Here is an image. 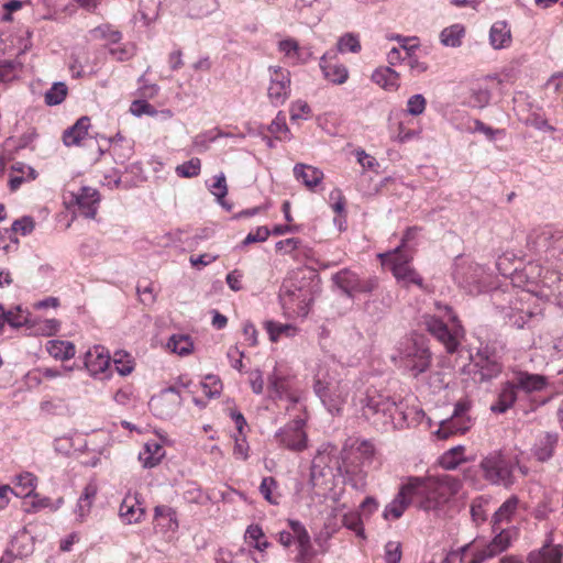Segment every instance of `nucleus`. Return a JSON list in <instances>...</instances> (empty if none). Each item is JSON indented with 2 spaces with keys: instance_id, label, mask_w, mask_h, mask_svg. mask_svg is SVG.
I'll use <instances>...</instances> for the list:
<instances>
[{
  "instance_id": "obj_1",
  "label": "nucleus",
  "mask_w": 563,
  "mask_h": 563,
  "mask_svg": "<svg viewBox=\"0 0 563 563\" xmlns=\"http://www.w3.org/2000/svg\"><path fill=\"white\" fill-rule=\"evenodd\" d=\"M435 308L437 313L423 316V324L444 345L448 353H454L464 338V329L451 307L437 302Z\"/></svg>"
},
{
  "instance_id": "obj_2",
  "label": "nucleus",
  "mask_w": 563,
  "mask_h": 563,
  "mask_svg": "<svg viewBox=\"0 0 563 563\" xmlns=\"http://www.w3.org/2000/svg\"><path fill=\"white\" fill-rule=\"evenodd\" d=\"M393 361L413 377L429 369L432 355L424 335L411 333L402 338L396 347Z\"/></svg>"
},
{
  "instance_id": "obj_3",
  "label": "nucleus",
  "mask_w": 563,
  "mask_h": 563,
  "mask_svg": "<svg viewBox=\"0 0 563 563\" xmlns=\"http://www.w3.org/2000/svg\"><path fill=\"white\" fill-rule=\"evenodd\" d=\"M478 466L485 481L492 485H499L506 488L514 485L516 468L522 475L528 474V468L521 466L516 457L507 456L501 451L488 453L482 459Z\"/></svg>"
},
{
  "instance_id": "obj_4",
  "label": "nucleus",
  "mask_w": 563,
  "mask_h": 563,
  "mask_svg": "<svg viewBox=\"0 0 563 563\" xmlns=\"http://www.w3.org/2000/svg\"><path fill=\"white\" fill-rule=\"evenodd\" d=\"M313 390L330 415H342L343 407L350 396L349 382L319 371L314 378Z\"/></svg>"
},
{
  "instance_id": "obj_5",
  "label": "nucleus",
  "mask_w": 563,
  "mask_h": 563,
  "mask_svg": "<svg viewBox=\"0 0 563 563\" xmlns=\"http://www.w3.org/2000/svg\"><path fill=\"white\" fill-rule=\"evenodd\" d=\"M363 415L367 419H373L375 423L383 426H397L395 421L396 415H402L399 405L387 395H383L377 390L368 391L366 397L361 400Z\"/></svg>"
},
{
  "instance_id": "obj_6",
  "label": "nucleus",
  "mask_w": 563,
  "mask_h": 563,
  "mask_svg": "<svg viewBox=\"0 0 563 563\" xmlns=\"http://www.w3.org/2000/svg\"><path fill=\"white\" fill-rule=\"evenodd\" d=\"M408 483L411 486L416 506L424 511L437 510L444 505L434 477H410Z\"/></svg>"
},
{
  "instance_id": "obj_7",
  "label": "nucleus",
  "mask_w": 563,
  "mask_h": 563,
  "mask_svg": "<svg viewBox=\"0 0 563 563\" xmlns=\"http://www.w3.org/2000/svg\"><path fill=\"white\" fill-rule=\"evenodd\" d=\"M306 423L305 417H295L289 423L280 428L275 438L279 445L294 451L301 452L308 446V437L303 429Z\"/></svg>"
},
{
  "instance_id": "obj_8",
  "label": "nucleus",
  "mask_w": 563,
  "mask_h": 563,
  "mask_svg": "<svg viewBox=\"0 0 563 563\" xmlns=\"http://www.w3.org/2000/svg\"><path fill=\"white\" fill-rule=\"evenodd\" d=\"M335 285L353 298L361 294H371L377 288V279L375 277L360 278L350 269H342L333 276Z\"/></svg>"
},
{
  "instance_id": "obj_9",
  "label": "nucleus",
  "mask_w": 563,
  "mask_h": 563,
  "mask_svg": "<svg viewBox=\"0 0 563 563\" xmlns=\"http://www.w3.org/2000/svg\"><path fill=\"white\" fill-rule=\"evenodd\" d=\"M510 380L521 399L540 393L548 386V379L545 376L521 369H515Z\"/></svg>"
},
{
  "instance_id": "obj_10",
  "label": "nucleus",
  "mask_w": 563,
  "mask_h": 563,
  "mask_svg": "<svg viewBox=\"0 0 563 563\" xmlns=\"http://www.w3.org/2000/svg\"><path fill=\"white\" fill-rule=\"evenodd\" d=\"M472 361L481 380L493 379L501 373L503 366L488 345L479 347L476 354L472 355Z\"/></svg>"
},
{
  "instance_id": "obj_11",
  "label": "nucleus",
  "mask_w": 563,
  "mask_h": 563,
  "mask_svg": "<svg viewBox=\"0 0 563 563\" xmlns=\"http://www.w3.org/2000/svg\"><path fill=\"white\" fill-rule=\"evenodd\" d=\"M268 98L274 106L283 104L290 93V73L280 67L271 68Z\"/></svg>"
},
{
  "instance_id": "obj_12",
  "label": "nucleus",
  "mask_w": 563,
  "mask_h": 563,
  "mask_svg": "<svg viewBox=\"0 0 563 563\" xmlns=\"http://www.w3.org/2000/svg\"><path fill=\"white\" fill-rule=\"evenodd\" d=\"M111 357L108 350L101 345L89 349L85 355V366L93 377H109Z\"/></svg>"
},
{
  "instance_id": "obj_13",
  "label": "nucleus",
  "mask_w": 563,
  "mask_h": 563,
  "mask_svg": "<svg viewBox=\"0 0 563 563\" xmlns=\"http://www.w3.org/2000/svg\"><path fill=\"white\" fill-rule=\"evenodd\" d=\"M530 299H533L532 295L529 291L522 290L516 300L511 302V306L504 309L505 318L508 319L511 325L521 329L536 314L529 306L525 307Z\"/></svg>"
},
{
  "instance_id": "obj_14",
  "label": "nucleus",
  "mask_w": 563,
  "mask_h": 563,
  "mask_svg": "<svg viewBox=\"0 0 563 563\" xmlns=\"http://www.w3.org/2000/svg\"><path fill=\"white\" fill-rule=\"evenodd\" d=\"M180 405L181 397L174 387L164 389L158 396L152 397L150 401L151 409L163 419L172 417Z\"/></svg>"
},
{
  "instance_id": "obj_15",
  "label": "nucleus",
  "mask_w": 563,
  "mask_h": 563,
  "mask_svg": "<svg viewBox=\"0 0 563 563\" xmlns=\"http://www.w3.org/2000/svg\"><path fill=\"white\" fill-rule=\"evenodd\" d=\"M410 487L411 486L409 485L408 482L404 484L400 487L398 494L395 496V498L388 505H386L383 512V517L386 520L399 519L412 503L416 504Z\"/></svg>"
},
{
  "instance_id": "obj_16",
  "label": "nucleus",
  "mask_w": 563,
  "mask_h": 563,
  "mask_svg": "<svg viewBox=\"0 0 563 563\" xmlns=\"http://www.w3.org/2000/svg\"><path fill=\"white\" fill-rule=\"evenodd\" d=\"M284 306H291L294 311L302 317L307 316L309 306L313 300L309 289L302 287L286 288L282 296Z\"/></svg>"
},
{
  "instance_id": "obj_17",
  "label": "nucleus",
  "mask_w": 563,
  "mask_h": 563,
  "mask_svg": "<svg viewBox=\"0 0 563 563\" xmlns=\"http://www.w3.org/2000/svg\"><path fill=\"white\" fill-rule=\"evenodd\" d=\"M489 543L482 547L490 559L505 552L511 545L512 541L517 538V530L515 527L500 528L496 532Z\"/></svg>"
},
{
  "instance_id": "obj_18",
  "label": "nucleus",
  "mask_w": 563,
  "mask_h": 563,
  "mask_svg": "<svg viewBox=\"0 0 563 563\" xmlns=\"http://www.w3.org/2000/svg\"><path fill=\"white\" fill-rule=\"evenodd\" d=\"M74 198L78 207L79 214L89 219H95L100 201L99 192L93 188L84 187L74 196Z\"/></svg>"
},
{
  "instance_id": "obj_19",
  "label": "nucleus",
  "mask_w": 563,
  "mask_h": 563,
  "mask_svg": "<svg viewBox=\"0 0 563 563\" xmlns=\"http://www.w3.org/2000/svg\"><path fill=\"white\" fill-rule=\"evenodd\" d=\"M519 499L516 496L509 497L504 501L499 508L494 512L492 518V530L496 532L500 528H509L508 526L517 514Z\"/></svg>"
},
{
  "instance_id": "obj_20",
  "label": "nucleus",
  "mask_w": 563,
  "mask_h": 563,
  "mask_svg": "<svg viewBox=\"0 0 563 563\" xmlns=\"http://www.w3.org/2000/svg\"><path fill=\"white\" fill-rule=\"evenodd\" d=\"M277 47L279 53H282L284 57L294 65L305 64L311 57V53H305L303 49L299 46V43L291 37L279 41Z\"/></svg>"
},
{
  "instance_id": "obj_21",
  "label": "nucleus",
  "mask_w": 563,
  "mask_h": 563,
  "mask_svg": "<svg viewBox=\"0 0 563 563\" xmlns=\"http://www.w3.org/2000/svg\"><path fill=\"white\" fill-rule=\"evenodd\" d=\"M98 493V487L93 483H89L84 488V492L81 496L79 497L76 508H75V515H76V521L77 522H84L88 515L90 514L92 504L95 501V498Z\"/></svg>"
},
{
  "instance_id": "obj_22",
  "label": "nucleus",
  "mask_w": 563,
  "mask_h": 563,
  "mask_svg": "<svg viewBox=\"0 0 563 563\" xmlns=\"http://www.w3.org/2000/svg\"><path fill=\"white\" fill-rule=\"evenodd\" d=\"M520 396L518 391L516 390L515 386L512 385L511 380H507L498 395V398L495 404L490 406L492 411L504 413L509 408L512 407V405L520 400Z\"/></svg>"
},
{
  "instance_id": "obj_23",
  "label": "nucleus",
  "mask_w": 563,
  "mask_h": 563,
  "mask_svg": "<svg viewBox=\"0 0 563 563\" xmlns=\"http://www.w3.org/2000/svg\"><path fill=\"white\" fill-rule=\"evenodd\" d=\"M468 428V420H465L464 418L459 419V410H454L450 419L441 422L435 433L440 439H448L453 434L464 433Z\"/></svg>"
},
{
  "instance_id": "obj_24",
  "label": "nucleus",
  "mask_w": 563,
  "mask_h": 563,
  "mask_svg": "<svg viewBox=\"0 0 563 563\" xmlns=\"http://www.w3.org/2000/svg\"><path fill=\"white\" fill-rule=\"evenodd\" d=\"M155 526L159 527L164 532H175L178 529V520L176 511L169 506H156L155 509Z\"/></svg>"
},
{
  "instance_id": "obj_25",
  "label": "nucleus",
  "mask_w": 563,
  "mask_h": 563,
  "mask_svg": "<svg viewBox=\"0 0 563 563\" xmlns=\"http://www.w3.org/2000/svg\"><path fill=\"white\" fill-rule=\"evenodd\" d=\"M294 175L309 189L317 187L323 179V173L320 169L306 164H297L294 167Z\"/></svg>"
},
{
  "instance_id": "obj_26",
  "label": "nucleus",
  "mask_w": 563,
  "mask_h": 563,
  "mask_svg": "<svg viewBox=\"0 0 563 563\" xmlns=\"http://www.w3.org/2000/svg\"><path fill=\"white\" fill-rule=\"evenodd\" d=\"M90 128V119L81 117L77 122L64 132V143L66 146L79 145L82 140L88 135Z\"/></svg>"
},
{
  "instance_id": "obj_27",
  "label": "nucleus",
  "mask_w": 563,
  "mask_h": 563,
  "mask_svg": "<svg viewBox=\"0 0 563 563\" xmlns=\"http://www.w3.org/2000/svg\"><path fill=\"white\" fill-rule=\"evenodd\" d=\"M119 516L125 525L140 522L144 516V509L134 497H125L120 505Z\"/></svg>"
},
{
  "instance_id": "obj_28",
  "label": "nucleus",
  "mask_w": 563,
  "mask_h": 563,
  "mask_svg": "<svg viewBox=\"0 0 563 563\" xmlns=\"http://www.w3.org/2000/svg\"><path fill=\"white\" fill-rule=\"evenodd\" d=\"M461 553H452L451 555L444 559V563H450L451 558L460 556L461 563H485L487 560H490V556L484 551L482 547H473L472 544H466L461 548Z\"/></svg>"
},
{
  "instance_id": "obj_29",
  "label": "nucleus",
  "mask_w": 563,
  "mask_h": 563,
  "mask_svg": "<svg viewBox=\"0 0 563 563\" xmlns=\"http://www.w3.org/2000/svg\"><path fill=\"white\" fill-rule=\"evenodd\" d=\"M164 456L165 450L157 441L145 443L144 449L139 453V460L146 468L156 466Z\"/></svg>"
},
{
  "instance_id": "obj_30",
  "label": "nucleus",
  "mask_w": 563,
  "mask_h": 563,
  "mask_svg": "<svg viewBox=\"0 0 563 563\" xmlns=\"http://www.w3.org/2000/svg\"><path fill=\"white\" fill-rule=\"evenodd\" d=\"M489 43L495 49L506 48L510 45L511 32L505 21H497L492 25Z\"/></svg>"
},
{
  "instance_id": "obj_31",
  "label": "nucleus",
  "mask_w": 563,
  "mask_h": 563,
  "mask_svg": "<svg viewBox=\"0 0 563 563\" xmlns=\"http://www.w3.org/2000/svg\"><path fill=\"white\" fill-rule=\"evenodd\" d=\"M372 80L387 91H396L399 87V74L390 67L376 69Z\"/></svg>"
},
{
  "instance_id": "obj_32",
  "label": "nucleus",
  "mask_w": 563,
  "mask_h": 563,
  "mask_svg": "<svg viewBox=\"0 0 563 563\" xmlns=\"http://www.w3.org/2000/svg\"><path fill=\"white\" fill-rule=\"evenodd\" d=\"M325 60L327 54L320 59V68L324 78L334 85L344 84L349 78L347 68L342 64L328 65Z\"/></svg>"
},
{
  "instance_id": "obj_33",
  "label": "nucleus",
  "mask_w": 563,
  "mask_h": 563,
  "mask_svg": "<svg viewBox=\"0 0 563 563\" xmlns=\"http://www.w3.org/2000/svg\"><path fill=\"white\" fill-rule=\"evenodd\" d=\"M413 233L415 230L409 229L404 235L400 246L396 247L393 252L380 255L383 263H390L391 267L397 266L398 264H402L401 266L409 265L411 257L406 254L402 249L405 247L406 243L413 236Z\"/></svg>"
},
{
  "instance_id": "obj_34",
  "label": "nucleus",
  "mask_w": 563,
  "mask_h": 563,
  "mask_svg": "<svg viewBox=\"0 0 563 563\" xmlns=\"http://www.w3.org/2000/svg\"><path fill=\"white\" fill-rule=\"evenodd\" d=\"M434 479L444 504L455 496L462 487L461 481L451 475L437 476Z\"/></svg>"
},
{
  "instance_id": "obj_35",
  "label": "nucleus",
  "mask_w": 563,
  "mask_h": 563,
  "mask_svg": "<svg viewBox=\"0 0 563 563\" xmlns=\"http://www.w3.org/2000/svg\"><path fill=\"white\" fill-rule=\"evenodd\" d=\"M401 265L402 264H398L397 266L391 267V272L397 282L406 287L410 285H416L422 288L423 279L421 278V276L410 265Z\"/></svg>"
},
{
  "instance_id": "obj_36",
  "label": "nucleus",
  "mask_w": 563,
  "mask_h": 563,
  "mask_svg": "<svg viewBox=\"0 0 563 563\" xmlns=\"http://www.w3.org/2000/svg\"><path fill=\"white\" fill-rule=\"evenodd\" d=\"M9 552L15 556H27L33 552L32 538L26 530H20L15 533L10 543Z\"/></svg>"
},
{
  "instance_id": "obj_37",
  "label": "nucleus",
  "mask_w": 563,
  "mask_h": 563,
  "mask_svg": "<svg viewBox=\"0 0 563 563\" xmlns=\"http://www.w3.org/2000/svg\"><path fill=\"white\" fill-rule=\"evenodd\" d=\"M46 351L56 360L67 361L75 356L76 349L71 342L62 340H49L46 343Z\"/></svg>"
},
{
  "instance_id": "obj_38",
  "label": "nucleus",
  "mask_w": 563,
  "mask_h": 563,
  "mask_svg": "<svg viewBox=\"0 0 563 563\" xmlns=\"http://www.w3.org/2000/svg\"><path fill=\"white\" fill-rule=\"evenodd\" d=\"M264 328L267 331L272 342H277L283 336L292 338L298 332L297 328L292 324L280 323L272 320L265 321Z\"/></svg>"
},
{
  "instance_id": "obj_39",
  "label": "nucleus",
  "mask_w": 563,
  "mask_h": 563,
  "mask_svg": "<svg viewBox=\"0 0 563 563\" xmlns=\"http://www.w3.org/2000/svg\"><path fill=\"white\" fill-rule=\"evenodd\" d=\"M465 35V27L462 24H452L443 29L440 33V42L448 47H459Z\"/></svg>"
},
{
  "instance_id": "obj_40",
  "label": "nucleus",
  "mask_w": 563,
  "mask_h": 563,
  "mask_svg": "<svg viewBox=\"0 0 563 563\" xmlns=\"http://www.w3.org/2000/svg\"><path fill=\"white\" fill-rule=\"evenodd\" d=\"M465 446L456 445L444 452L440 457V464L445 470H455L461 463L467 462Z\"/></svg>"
},
{
  "instance_id": "obj_41",
  "label": "nucleus",
  "mask_w": 563,
  "mask_h": 563,
  "mask_svg": "<svg viewBox=\"0 0 563 563\" xmlns=\"http://www.w3.org/2000/svg\"><path fill=\"white\" fill-rule=\"evenodd\" d=\"M563 552L558 545H547L541 549L538 553H531L529 555V563H561Z\"/></svg>"
},
{
  "instance_id": "obj_42",
  "label": "nucleus",
  "mask_w": 563,
  "mask_h": 563,
  "mask_svg": "<svg viewBox=\"0 0 563 563\" xmlns=\"http://www.w3.org/2000/svg\"><path fill=\"white\" fill-rule=\"evenodd\" d=\"M37 478L32 473H22L15 477V486L14 495L21 498L30 497L33 495L34 489L36 487Z\"/></svg>"
},
{
  "instance_id": "obj_43",
  "label": "nucleus",
  "mask_w": 563,
  "mask_h": 563,
  "mask_svg": "<svg viewBox=\"0 0 563 563\" xmlns=\"http://www.w3.org/2000/svg\"><path fill=\"white\" fill-rule=\"evenodd\" d=\"M556 440V435L550 433H545L544 435H542L539 439V441L534 444V456L541 462L549 460L552 456Z\"/></svg>"
},
{
  "instance_id": "obj_44",
  "label": "nucleus",
  "mask_w": 563,
  "mask_h": 563,
  "mask_svg": "<svg viewBox=\"0 0 563 563\" xmlns=\"http://www.w3.org/2000/svg\"><path fill=\"white\" fill-rule=\"evenodd\" d=\"M534 244L538 250L547 251L550 247L561 249L563 247V236H554L551 229H542L540 233L537 234Z\"/></svg>"
},
{
  "instance_id": "obj_45",
  "label": "nucleus",
  "mask_w": 563,
  "mask_h": 563,
  "mask_svg": "<svg viewBox=\"0 0 563 563\" xmlns=\"http://www.w3.org/2000/svg\"><path fill=\"white\" fill-rule=\"evenodd\" d=\"M542 283L550 289L549 295L555 297L558 303L563 307V275L551 272L544 276Z\"/></svg>"
},
{
  "instance_id": "obj_46",
  "label": "nucleus",
  "mask_w": 563,
  "mask_h": 563,
  "mask_svg": "<svg viewBox=\"0 0 563 563\" xmlns=\"http://www.w3.org/2000/svg\"><path fill=\"white\" fill-rule=\"evenodd\" d=\"M288 526L291 530L292 539L298 543V549H301L302 553H305L307 549H311L310 536L301 522L298 520H289Z\"/></svg>"
},
{
  "instance_id": "obj_47",
  "label": "nucleus",
  "mask_w": 563,
  "mask_h": 563,
  "mask_svg": "<svg viewBox=\"0 0 563 563\" xmlns=\"http://www.w3.org/2000/svg\"><path fill=\"white\" fill-rule=\"evenodd\" d=\"M167 347L178 355H188L192 351L194 343L188 335L174 334L169 338Z\"/></svg>"
},
{
  "instance_id": "obj_48",
  "label": "nucleus",
  "mask_w": 563,
  "mask_h": 563,
  "mask_svg": "<svg viewBox=\"0 0 563 563\" xmlns=\"http://www.w3.org/2000/svg\"><path fill=\"white\" fill-rule=\"evenodd\" d=\"M91 34L96 38H101V40L107 41L108 48H109V46H113L114 44H118L122 38V33L120 31L113 29L109 24H103V25L95 27L91 31Z\"/></svg>"
},
{
  "instance_id": "obj_49",
  "label": "nucleus",
  "mask_w": 563,
  "mask_h": 563,
  "mask_svg": "<svg viewBox=\"0 0 563 563\" xmlns=\"http://www.w3.org/2000/svg\"><path fill=\"white\" fill-rule=\"evenodd\" d=\"M227 135L228 134H224L221 130L218 129L200 133L194 137L192 145L199 153H202L209 150V143Z\"/></svg>"
},
{
  "instance_id": "obj_50",
  "label": "nucleus",
  "mask_w": 563,
  "mask_h": 563,
  "mask_svg": "<svg viewBox=\"0 0 563 563\" xmlns=\"http://www.w3.org/2000/svg\"><path fill=\"white\" fill-rule=\"evenodd\" d=\"M111 361L113 362L115 371L122 376L129 375L134 368L133 358L126 352H115Z\"/></svg>"
},
{
  "instance_id": "obj_51",
  "label": "nucleus",
  "mask_w": 563,
  "mask_h": 563,
  "mask_svg": "<svg viewBox=\"0 0 563 563\" xmlns=\"http://www.w3.org/2000/svg\"><path fill=\"white\" fill-rule=\"evenodd\" d=\"M67 92L68 89L64 82H55L44 96L45 103L47 106H57L65 100Z\"/></svg>"
},
{
  "instance_id": "obj_52",
  "label": "nucleus",
  "mask_w": 563,
  "mask_h": 563,
  "mask_svg": "<svg viewBox=\"0 0 563 563\" xmlns=\"http://www.w3.org/2000/svg\"><path fill=\"white\" fill-rule=\"evenodd\" d=\"M336 46L340 53H358L362 48L358 35L354 33H346L342 35L339 38Z\"/></svg>"
},
{
  "instance_id": "obj_53",
  "label": "nucleus",
  "mask_w": 563,
  "mask_h": 563,
  "mask_svg": "<svg viewBox=\"0 0 563 563\" xmlns=\"http://www.w3.org/2000/svg\"><path fill=\"white\" fill-rule=\"evenodd\" d=\"M201 162L199 158L194 157L176 167V174L179 177L191 178L200 174Z\"/></svg>"
},
{
  "instance_id": "obj_54",
  "label": "nucleus",
  "mask_w": 563,
  "mask_h": 563,
  "mask_svg": "<svg viewBox=\"0 0 563 563\" xmlns=\"http://www.w3.org/2000/svg\"><path fill=\"white\" fill-rule=\"evenodd\" d=\"M136 46L133 43H125L120 46H109L108 52L118 62H125L135 55Z\"/></svg>"
},
{
  "instance_id": "obj_55",
  "label": "nucleus",
  "mask_w": 563,
  "mask_h": 563,
  "mask_svg": "<svg viewBox=\"0 0 563 563\" xmlns=\"http://www.w3.org/2000/svg\"><path fill=\"white\" fill-rule=\"evenodd\" d=\"M342 523L347 529L354 531L356 536L364 538V529L362 518L358 512L350 511L344 514Z\"/></svg>"
},
{
  "instance_id": "obj_56",
  "label": "nucleus",
  "mask_w": 563,
  "mask_h": 563,
  "mask_svg": "<svg viewBox=\"0 0 563 563\" xmlns=\"http://www.w3.org/2000/svg\"><path fill=\"white\" fill-rule=\"evenodd\" d=\"M277 487V483L276 481L268 476V477H264L262 483H261V486H260V492L261 494L264 496V498L273 504V505H277L279 503L278 500V496L277 495H274V489Z\"/></svg>"
},
{
  "instance_id": "obj_57",
  "label": "nucleus",
  "mask_w": 563,
  "mask_h": 563,
  "mask_svg": "<svg viewBox=\"0 0 563 563\" xmlns=\"http://www.w3.org/2000/svg\"><path fill=\"white\" fill-rule=\"evenodd\" d=\"M202 391L209 398H213L220 395L222 390L221 380L214 375H208L205 382L201 383Z\"/></svg>"
},
{
  "instance_id": "obj_58",
  "label": "nucleus",
  "mask_w": 563,
  "mask_h": 563,
  "mask_svg": "<svg viewBox=\"0 0 563 563\" xmlns=\"http://www.w3.org/2000/svg\"><path fill=\"white\" fill-rule=\"evenodd\" d=\"M210 191L217 198L218 202L224 206L223 199L228 194V187L223 173L214 177V183L211 185Z\"/></svg>"
},
{
  "instance_id": "obj_59",
  "label": "nucleus",
  "mask_w": 563,
  "mask_h": 563,
  "mask_svg": "<svg viewBox=\"0 0 563 563\" xmlns=\"http://www.w3.org/2000/svg\"><path fill=\"white\" fill-rule=\"evenodd\" d=\"M426 106H427V100L422 95H420V93L413 95L407 101V112L410 115H415V117L420 115L424 112Z\"/></svg>"
},
{
  "instance_id": "obj_60",
  "label": "nucleus",
  "mask_w": 563,
  "mask_h": 563,
  "mask_svg": "<svg viewBox=\"0 0 563 563\" xmlns=\"http://www.w3.org/2000/svg\"><path fill=\"white\" fill-rule=\"evenodd\" d=\"M35 228V222L31 217H23L21 219L15 220L10 230H12L13 235L20 233L22 235L30 234Z\"/></svg>"
},
{
  "instance_id": "obj_61",
  "label": "nucleus",
  "mask_w": 563,
  "mask_h": 563,
  "mask_svg": "<svg viewBox=\"0 0 563 563\" xmlns=\"http://www.w3.org/2000/svg\"><path fill=\"white\" fill-rule=\"evenodd\" d=\"M268 391L271 397L280 398L286 391V384L283 377L278 376L276 373L272 374L268 377Z\"/></svg>"
},
{
  "instance_id": "obj_62",
  "label": "nucleus",
  "mask_w": 563,
  "mask_h": 563,
  "mask_svg": "<svg viewBox=\"0 0 563 563\" xmlns=\"http://www.w3.org/2000/svg\"><path fill=\"white\" fill-rule=\"evenodd\" d=\"M466 131L471 133L479 132L483 133L488 140H494L495 135L499 133L498 130H494L493 128L486 125L479 120H473L467 123Z\"/></svg>"
},
{
  "instance_id": "obj_63",
  "label": "nucleus",
  "mask_w": 563,
  "mask_h": 563,
  "mask_svg": "<svg viewBox=\"0 0 563 563\" xmlns=\"http://www.w3.org/2000/svg\"><path fill=\"white\" fill-rule=\"evenodd\" d=\"M385 562L399 563L401 560V545L397 541H388L385 544Z\"/></svg>"
},
{
  "instance_id": "obj_64",
  "label": "nucleus",
  "mask_w": 563,
  "mask_h": 563,
  "mask_svg": "<svg viewBox=\"0 0 563 563\" xmlns=\"http://www.w3.org/2000/svg\"><path fill=\"white\" fill-rule=\"evenodd\" d=\"M487 501L483 498L475 499L471 505V516L475 523H481L486 520L485 506Z\"/></svg>"
}]
</instances>
